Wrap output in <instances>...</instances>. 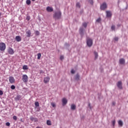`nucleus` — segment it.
<instances>
[{
	"label": "nucleus",
	"instance_id": "f257e3e1",
	"mask_svg": "<svg viewBox=\"0 0 128 128\" xmlns=\"http://www.w3.org/2000/svg\"><path fill=\"white\" fill-rule=\"evenodd\" d=\"M53 18L56 20H60L62 18V12L60 11L56 12L53 16Z\"/></svg>",
	"mask_w": 128,
	"mask_h": 128
},
{
	"label": "nucleus",
	"instance_id": "f03ea898",
	"mask_svg": "<svg viewBox=\"0 0 128 128\" xmlns=\"http://www.w3.org/2000/svg\"><path fill=\"white\" fill-rule=\"evenodd\" d=\"M22 80L24 82H28V77L26 74H23L22 76Z\"/></svg>",
	"mask_w": 128,
	"mask_h": 128
},
{
	"label": "nucleus",
	"instance_id": "7ed1b4c3",
	"mask_svg": "<svg viewBox=\"0 0 128 128\" xmlns=\"http://www.w3.org/2000/svg\"><path fill=\"white\" fill-rule=\"evenodd\" d=\"M6 48V44L4 42L0 43V50H1V52H4Z\"/></svg>",
	"mask_w": 128,
	"mask_h": 128
},
{
	"label": "nucleus",
	"instance_id": "20e7f679",
	"mask_svg": "<svg viewBox=\"0 0 128 128\" xmlns=\"http://www.w3.org/2000/svg\"><path fill=\"white\" fill-rule=\"evenodd\" d=\"M86 44H87V46H88L90 48V46H92V40L90 38H87Z\"/></svg>",
	"mask_w": 128,
	"mask_h": 128
},
{
	"label": "nucleus",
	"instance_id": "39448f33",
	"mask_svg": "<svg viewBox=\"0 0 128 128\" xmlns=\"http://www.w3.org/2000/svg\"><path fill=\"white\" fill-rule=\"evenodd\" d=\"M108 8V6L106 5V3L104 2L100 6V8L102 10H104L106 8Z\"/></svg>",
	"mask_w": 128,
	"mask_h": 128
},
{
	"label": "nucleus",
	"instance_id": "423d86ee",
	"mask_svg": "<svg viewBox=\"0 0 128 128\" xmlns=\"http://www.w3.org/2000/svg\"><path fill=\"white\" fill-rule=\"evenodd\" d=\"M117 86L120 90H122V81H119L118 82Z\"/></svg>",
	"mask_w": 128,
	"mask_h": 128
},
{
	"label": "nucleus",
	"instance_id": "0eeeda50",
	"mask_svg": "<svg viewBox=\"0 0 128 128\" xmlns=\"http://www.w3.org/2000/svg\"><path fill=\"white\" fill-rule=\"evenodd\" d=\"M9 82L10 84H14V82H16V80H14V78L13 76H10Z\"/></svg>",
	"mask_w": 128,
	"mask_h": 128
},
{
	"label": "nucleus",
	"instance_id": "6e6552de",
	"mask_svg": "<svg viewBox=\"0 0 128 128\" xmlns=\"http://www.w3.org/2000/svg\"><path fill=\"white\" fill-rule=\"evenodd\" d=\"M50 78L48 76L44 78V84H48L50 82Z\"/></svg>",
	"mask_w": 128,
	"mask_h": 128
},
{
	"label": "nucleus",
	"instance_id": "1a4fd4ad",
	"mask_svg": "<svg viewBox=\"0 0 128 128\" xmlns=\"http://www.w3.org/2000/svg\"><path fill=\"white\" fill-rule=\"evenodd\" d=\"M46 10L48 12H54V8L50 6H48Z\"/></svg>",
	"mask_w": 128,
	"mask_h": 128
},
{
	"label": "nucleus",
	"instance_id": "9d476101",
	"mask_svg": "<svg viewBox=\"0 0 128 128\" xmlns=\"http://www.w3.org/2000/svg\"><path fill=\"white\" fill-rule=\"evenodd\" d=\"M119 62L120 64H126V60L124 58H120L119 60Z\"/></svg>",
	"mask_w": 128,
	"mask_h": 128
},
{
	"label": "nucleus",
	"instance_id": "9b49d317",
	"mask_svg": "<svg viewBox=\"0 0 128 128\" xmlns=\"http://www.w3.org/2000/svg\"><path fill=\"white\" fill-rule=\"evenodd\" d=\"M8 54H14V50H12V48H10L8 49Z\"/></svg>",
	"mask_w": 128,
	"mask_h": 128
},
{
	"label": "nucleus",
	"instance_id": "f8f14e48",
	"mask_svg": "<svg viewBox=\"0 0 128 128\" xmlns=\"http://www.w3.org/2000/svg\"><path fill=\"white\" fill-rule=\"evenodd\" d=\"M62 102L63 106H66V104H68V100L66 98H63L62 100Z\"/></svg>",
	"mask_w": 128,
	"mask_h": 128
},
{
	"label": "nucleus",
	"instance_id": "ddd939ff",
	"mask_svg": "<svg viewBox=\"0 0 128 128\" xmlns=\"http://www.w3.org/2000/svg\"><path fill=\"white\" fill-rule=\"evenodd\" d=\"M106 14L107 18H110L112 16V12H110V11H106Z\"/></svg>",
	"mask_w": 128,
	"mask_h": 128
},
{
	"label": "nucleus",
	"instance_id": "4468645a",
	"mask_svg": "<svg viewBox=\"0 0 128 128\" xmlns=\"http://www.w3.org/2000/svg\"><path fill=\"white\" fill-rule=\"evenodd\" d=\"M26 34L27 38H30V35L32 34V32H30V30H28L26 32Z\"/></svg>",
	"mask_w": 128,
	"mask_h": 128
},
{
	"label": "nucleus",
	"instance_id": "2eb2a0df",
	"mask_svg": "<svg viewBox=\"0 0 128 128\" xmlns=\"http://www.w3.org/2000/svg\"><path fill=\"white\" fill-rule=\"evenodd\" d=\"M14 100H22V96L20 95H18L16 96Z\"/></svg>",
	"mask_w": 128,
	"mask_h": 128
},
{
	"label": "nucleus",
	"instance_id": "dca6fc26",
	"mask_svg": "<svg viewBox=\"0 0 128 128\" xmlns=\"http://www.w3.org/2000/svg\"><path fill=\"white\" fill-rule=\"evenodd\" d=\"M16 42H20L22 40V38L20 36H16Z\"/></svg>",
	"mask_w": 128,
	"mask_h": 128
},
{
	"label": "nucleus",
	"instance_id": "f3484780",
	"mask_svg": "<svg viewBox=\"0 0 128 128\" xmlns=\"http://www.w3.org/2000/svg\"><path fill=\"white\" fill-rule=\"evenodd\" d=\"M76 104H72L71 105V110H76Z\"/></svg>",
	"mask_w": 128,
	"mask_h": 128
},
{
	"label": "nucleus",
	"instance_id": "a211bd4d",
	"mask_svg": "<svg viewBox=\"0 0 128 128\" xmlns=\"http://www.w3.org/2000/svg\"><path fill=\"white\" fill-rule=\"evenodd\" d=\"M30 120H32V122H33V120H34V122H37L38 121V118H34L32 116L30 118Z\"/></svg>",
	"mask_w": 128,
	"mask_h": 128
},
{
	"label": "nucleus",
	"instance_id": "6ab92c4d",
	"mask_svg": "<svg viewBox=\"0 0 128 128\" xmlns=\"http://www.w3.org/2000/svg\"><path fill=\"white\" fill-rule=\"evenodd\" d=\"M118 124L120 126H124V123H122V120L118 122Z\"/></svg>",
	"mask_w": 128,
	"mask_h": 128
},
{
	"label": "nucleus",
	"instance_id": "aec40b11",
	"mask_svg": "<svg viewBox=\"0 0 128 128\" xmlns=\"http://www.w3.org/2000/svg\"><path fill=\"white\" fill-rule=\"evenodd\" d=\"M46 124L48 126H52V122L50 120H47Z\"/></svg>",
	"mask_w": 128,
	"mask_h": 128
},
{
	"label": "nucleus",
	"instance_id": "412c9836",
	"mask_svg": "<svg viewBox=\"0 0 128 128\" xmlns=\"http://www.w3.org/2000/svg\"><path fill=\"white\" fill-rule=\"evenodd\" d=\"M37 56H38V58H37L38 60H40V58L42 56V54L38 53V54Z\"/></svg>",
	"mask_w": 128,
	"mask_h": 128
},
{
	"label": "nucleus",
	"instance_id": "4be33fe9",
	"mask_svg": "<svg viewBox=\"0 0 128 128\" xmlns=\"http://www.w3.org/2000/svg\"><path fill=\"white\" fill-rule=\"evenodd\" d=\"M22 68H23L24 70H28V66H26V65H24V66H22Z\"/></svg>",
	"mask_w": 128,
	"mask_h": 128
},
{
	"label": "nucleus",
	"instance_id": "5701e85b",
	"mask_svg": "<svg viewBox=\"0 0 128 128\" xmlns=\"http://www.w3.org/2000/svg\"><path fill=\"white\" fill-rule=\"evenodd\" d=\"M80 34H84V28H80Z\"/></svg>",
	"mask_w": 128,
	"mask_h": 128
},
{
	"label": "nucleus",
	"instance_id": "b1692460",
	"mask_svg": "<svg viewBox=\"0 0 128 128\" xmlns=\"http://www.w3.org/2000/svg\"><path fill=\"white\" fill-rule=\"evenodd\" d=\"M94 56H95V58H96V59L98 58V52H94Z\"/></svg>",
	"mask_w": 128,
	"mask_h": 128
},
{
	"label": "nucleus",
	"instance_id": "393cba45",
	"mask_svg": "<svg viewBox=\"0 0 128 128\" xmlns=\"http://www.w3.org/2000/svg\"><path fill=\"white\" fill-rule=\"evenodd\" d=\"M76 8H80V2H77L76 4Z\"/></svg>",
	"mask_w": 128,
	"mask_h": 128
},
{
	"label": "nucleus",
	"instance_id": "a878e982",
	"mask_svg": "<svg viewBox=\"0 0 128 128\" xmlns=\"http://www.w3.org/2000/svg\"><path fill=\"white\" fill-rule=\"evenodd\" d=\"M111 30H116V26H114V25H112L111 26Z\"/></svg>",
	"mask_w": 128,
	"mask_h": 128
},
{
	"label": "nucleus",
	"instance_id": "bb28decb",
	"mask_svg": "<svg viewBox=\"0 0 128 128\" xmlns=\"http://www.w3.org/2000/svg\"><path fill=\"white\" fill-rule=\"evenodd\" d=\"M30 2H31L30 0H26V4L28 6H30Z\"/></svg>",
	"mask_w": 128,
	"mask_h": 128
},
{
	"label": "nucleus",
	"instance_id": "cd10ccee",
	"mask_svg": "<svg viewBox=\"0 0 128 128\" xmlns=\"http://www.w3.org/2000/svg\"><path fill=\"white\" fill-rule=\"evenodd\" d=\"M76 80H80V75H78V74H76Z\"/></svg>",
	"mask_w": 128,
	"mask_h": 128
},
{
	"label": "nucleus",
	"instance_id": "c85d7f7f",
	"mask_svg": "<svg viewBox=\"0 0 128 128\" xmlns=\"http://www.w3.org/2000/svg\"><path fill=\"white\" fill-rule=\"evenodd\" d=\"M34 104L36 106H40V103L38 102H35Z\"/></svg>",
	"mask_w": 128,
	"mask_h": 128
},
{
	"label": "nucleus",
	"instance_id": "c756f323",
	"mask_svg": "<svg viewBox=\"0 0 128 128\" xmlns=\"http://www.w3.org/2000/svg\"><path fill=\"white\" fill-rule=\"evenodd\" d=\"M82 26H84V28H86V26H88V24L84 22L82 24Z\"/></svg>",
	"mask_w": 128,
	"mask_h": 128
},
{
	"label": "nucleus",
	"instance_id": "7c9ffc66",
	"mask_svg": "<svg viewBox=\"0 0 128 128\" xmlns=\"http://www.w3.org/2000/svg\"><path fill=\"white\" fill-rule=\"evenodd\" d=\"M35 34L36 36H40V32L36 30L35 32Z\"/></svg>",
	"mask_w": 128,
	"mask_h": 128
},
{
	"label": "nucleus",
	"instance_id": "2f4dec72",
	"mask_svg": "<svg viewBox=\"0 0 128 128\" xmlns=\"http://www.w3.org/2000/svg\"><path fill=\"white\" fill-rule=\"evenodd\" d=\"M10 88L11 90H14L16 88V86H14V85H12L10 86Z\"/></svg>",
	"mask_w": 128,
	"mask_h": 128
},
{
	"label": "nucleus",
	"instance_id": "473e14b6",
	"mask_svg": "<svg viewBox=\"0 0 128 128\" xmlns=\"http://www.w3.org/2000/svg\"><path fill=\"white\" fill-rule=\"evenodd\" d=\"M88 2L90 4H94V0H88Z\"/></svg>",
	"mask_w": 128,
	"mask_h": 128
},
{
	"label": "nucleus",
	"instance_id": "72a5a7b5",
	"mask_svg": "<svg viewBox=\"0 0 128 128\" xmlns=\"http://www.w3.org/2000/svg\"><path fill=\"white\" fill-rule=\"evenodd\" d=\"M13 120H18V117L16 116H13Z\"/></svg>",
	"mask_w": 128,
	"mask_h": 128
},
{
	"label": "nucleus",
	"instance_id": "f704fd0d",
	"mask_svg": "<svg viewBox=\"0 0 128 128\" xmlns=\"http://www.w3.org/2000/svg\"><path fill=\"white\" fill-rule=\"evenodd\" d=\"M6 125L7 126H10V123L9 122H6Z\"/></svg>",
	"mask_w": 128,
	"mask_h": 128
},
{
	"label": "nucleus",
	"instance_id": "c9c22d12",
	"mask_svg": "<svg viewBox=\"0 0 128 128\" xmlns=\"http://www.w3.org/2000/svg\"><path fill=\"white\" fill-rule=\"evenodd\" d=\"M100 20H102V19H101L100 18H98V19H97V20H96V22H100Z\"/></svg>",
	"mask_w": 128,
	"mask_h": 128
},
{
	"label": "nucleus",
	"instance_id": "e433bc0d",
	"mask_svg": "<svg viewBox=\"0 0 128 128\" xmlns=\"http://www.w3.org/2000/svg\"><path fill=\"white\" fill-rule=\"evenodd\" d=\"M51 105L52 106L53 108H56V104H54V102H52V103L51 104Z\"/></svg>",
	"mask_w": 128,
	"mask_h": 128
},
{
	"label": "nucleus",
	"instance_id": "4c0bfd02",
	"mask_svg": "<svg viewBox=\"0 0 128 128\" xmlns=\"http://www.w3.org/2000/svg\"><path fill=\"white\" fill-rule=\"evenodd\" d=\"M114 40H116V42H118V37H115V38H114Z\"/></svg>",
	"mask_w": 128,
	"mask_h": 128
},
{
	"label": "nucleus",
	"instance_id": "58836bf2",
	"mask_svg": "<svg viewBox=\"0 0 128 128\" xmlns=\"http://www.w3.org/2000/svg\"><path fill=\"white\" fill-rule=\"evenodd\" d=\"M112 124H113V126H114V124H116V120H114L112 121Z\"/></svg>",
	"mask_w": 128,
	"mask_h": 128
},
{
	"label": "nucleus",
	"instance_id": "ea45409f",
	"mask_svg": "<svg viewBox=\"0 0 128 128\" xmlns=\"http://www.w3.org/2000/svg\"><path fill=\"white\" fill-rule=\"evenodd\" d=\"M2 94H4V92L0 90V96H2Z\"/></svg>",
	"mask_w": 128,
	"mask_h": 128
},
{
	"label": "nucleus",
	"instance_id": "a19ab883",
	"mask_svg": "<svg viewBox=\"0 0 128 128\" xmlns=\"http://www.w3.org/2000/svg\"><path fill=\"white\" fill-rule=\"evenodd\" d=\"M76 72V71H74V70H71V74H74Z\"/></svg>",
	"mask_w": 128,
	"mask_h": 128
},
{
	"label": "nucleus",
	"instance_id": "79ce46f5",
	"mask_svg": "<svg viewBox=\"0 0 128 128\" xmlns=\"http://www.w3.org/2000/svg\"><path fill=\"white\" fill-rule=\"evenodd\" d=\"M60 60H64V56H60Z\"/></svg>",
	"mask_w": 128,
	"mask_h": 128
},
{
	"label": "nucleus",
	"instance_id": "37998d69",
	"mask_svg": "<svg viewBox=\"0 0 128 128\" xmlns=\"http://www.w3.org/2000/svg\"><path fill=\"white\" fill-rule=\"evenodd\" d=\"M112 105L116 106V102H112Z\"/></svg>",
	"mask_w": 128,
	"mask_h": 128
},
{
	"label": "nucleus",
	"instance_id": "c03bdc74",
	"mask_svg": "<svg viewBox=\"0 0 128 128\" xmlns=\"http://www.w3.org/2000/svg\"><path fill=\"white\" fill-rule=\"evenodd\" d=\"M20 122H24V120H22V118H20Z\"/></svg>",
	"mask_w": 128,
	"mask_h": 128
},
{
	"label": "nucleus",
	"instance_id": "a18cd8bd",
	"mask_svg": "<svg viewBox=\"0 0 128 128\" xmlns=\"http://www.w3.org/2000/svg\"><path fill=\"white\" fill-rule=\"evenodd\" d=\"M2 16V13L0 12V16Z\"/></svg>",
	"mask_w": 128,
	"mask_h": 128
},
{
	"label": "nucleus",
	"instance_id": "49530a36",
	"mask_svg": "<svg viewBox=\"0 0 128 128\" xmlns=\"http://www.w3.org/2000/svg\"><path fill=\"white\" fill-rule=\"evenodd\" d=\"M88 106H90V104H88Z\"/></svg>",
	"mask_w": 128,
	"mask_h": 128
},
{
	"label": "nucleus",
	"instance_id": "de8ad7c7",
	"mask_svg": "<svg viewBox=\"0 0 128 128\" xmlns=\"http://www.w3.org/2000/svg\"><path fill=\"white\" fill-rule=\"evenodd\" d=\"M32 0V2H34V0Z\"/></svg>",
	"mask_w": 128,
	"mask_h": 128
},
{
	"label": "nucleus",
	"instance_id": "09e8293b",
	"mask_svg": "<svg viewBox=\"0 0 128 128\" xmlns=\"http://www.w3.org/2000/svg\"><path fill=\"white\" fill-rule=\"evenodd\" d=\"M118 26H120V25H118Z\"/></svg>",
	"mask_w": 128,
	"mask_h": 128
}]
</instances>
